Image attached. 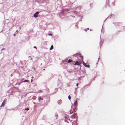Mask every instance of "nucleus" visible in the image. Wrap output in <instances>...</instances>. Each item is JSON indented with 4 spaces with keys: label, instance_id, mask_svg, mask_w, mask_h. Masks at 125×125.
Returning <instances> with one entry per match:
<instances>
[{
    "label": "nucleus",
    "instance_id": "obj_1",
    "mask_svg": "<svg viewBox=\"0 0 125 125\" xmlns=\"http://www.w3.org/2000/svg\"><path fill=\"white\" fill-rule=\"evenodd\" d=\"M79 54V57L78 59L80 61H83V57L81 55V54L80 53L78 54Z\"/></svg>",
    "mask_w": 125,
    "mask_h": 125
},
{
    "label": "nucleus",
    "instance_id": "obj_2",
    "mask_svg": "<svg viewBox=\"0 0 125 125\" xmlns=\"http://www.w3.org/2000/svg\"><path fill=\"white\" fill-rule=\"evenodd\" d=\"M39 12H36V13L34 14L33 16L35 18H36L38 16V15L39 14Z\"/></svg>",
    "mask_w": 125,
    "mask_h": 125
},
{
    "label": "nucleus",
    "instance_id": "obj_3",
    "mask_svg": "<svg viewBox=\"0 0 125 125\" xmlns=\"http://www.w3.org/2000/svg\"><path fill=\"white\" fill-rule=\"evenodd\" d=\"M81 63V62H78V61H77L74 64L75 65H79Z\"/></svg>",
    "mask_w": 125,
    "mask_h": 125
},
{
    "label": "nucleus",
    "instance_id": "obj_4",
    "mask_svg": "<svg viewBox=\"0 0 125 125\" xmlns=\"http://www.w3.org/2000/svg\"><path fill=\"white\" fill-rule=\"evenodd\" d=\"M80 53H76L74 55H73L74 56L77 57L78 58L79 57V54H78Z\"/></svg>",
    "mask_w": 125,
    "mask_h": 125
},
{
    "label": "nucleus",
    "instance_id": "obj_5",
    "mask_svg": "<svg viewBox=\"0 0 125 125\" xmlns=\"http://www.w3.org/2000/svg\"><path fill=\"white\" fill-rule=\"evenodd\" d=\"M83 65L85 66L86 67H89L90 66L89 65H87L86 64V63H84L83 62Z\"/></svg>",
    "mask_w": 125,
    "mask_h": 125
},
{
    "label": "nucleus",
    "instance_id": "obj_6",
    "mask_svg": "<svg viewBox=\"0 0 125 125\" xmlns=\"http://www.w3.org/2000/svg\"><path fill=\"white\" fill-rule=\"evenodd\" d=\"M5 99L3 101V102L2 104L1 105L0 107L4 106L5 104Z\"/></svg>",
    "mask_w": 125,
    "mask_h": 125
},
{
    "label": "nucleus",
    "instance_id": "obj_7",
    "mask_svg": "<svg viewBox=\"0 0 125 125\" xmlns=\"http://www.w3.org/2000/svg\"><path fill=\"white\" fill-rule=\"evenodd\" d=\"M77 100H76L74 102V105H75V106H77Z\"/></svg>",
    "mask_w": 125,
    "mask_h": 125
},
{
    "label": "nucleus",
    "instance_id": "obj_8",
    "mask_svg": "<svg viewBox=\"0 0 125 125\" xmlns=\"http://www.w3.org/2000/svg\"><path fill=\"white\" fill-rule=\"evenodd\" d=\"M74 110L73 109V110ZM74 112H76V111H75V109L74 110H71L70 111V113L71 114H72L74 113Z\"/></svg>",
    "mask_w": 125,
    "mask_h": 125
},
{
    "label": "nucleus",
    "instance_id": "obj_9",
    "mask_svg": "<svg viewBox=\"0 0 125 125\" xmlns=\"http://www.w3.org/2000/svg\"><path fill=\"white\" fill-rule=\"evenodd\" d=\"M53 49V45H52L50 48V50Z\"/></svg>",
    "mask_w": 125,
    "mask_h": 125
},
{
    "label": "nucleus",
    "instance_id": "obj_10",
    "mask_svg": "<svg viewBox=\"0 0 125 125\" xmlns=\"http://www.w3.org/2000/svg\"><path fill=\"white\" fill-rule=\"evenodd\" d=\"M72 61V60L71 59H69L68 60V61L67 62L68 63H70Z\"/></svg>",
    "mask_w": 125,
    "mask_h": 125
},
{
    "label": "nucleus",
    "instance_id": "obj_11",
    "mask_svg": "<svg viewBox=\"0 0 125 125\" xmlns=\"http://www.w3.org/2000/svg\"><path fill=\"white\" fill-rule=\"evenodd\" d=\"M38 99L39 101H40V100H43V98H42L41 97L39 98V97Z\"/></svg>",
    "mask_w": 125,
    "mask_h": 125
},
{
    "label": "nucleus",
    "instance_id": "obj_12",
    "mask_svg": "<svg viewBox=\"0 0 125 125\" xmlns=\"http://www.w3.org/2000/svg\"><path fill=\"white\" fill-rule=\"evenodd\" d=\"M68 98L69 100H70L71 99V97L70 95H69L68 96Z\"/></svg>",
    "mask_w": 125,
    "mask_h": 125
},
{
    "label": "nucleus",
    "instance_id": "obj_13",
    "mask_svg": "<svg viewBox=\"0 0 125 125\" xmlns=\"http://www.w3.org/2000/svg\"><path fill=\"white\" fill-rule=\"evenodd\" d=\"M77 115V114H74L72 116H73V115Z\"/></svg>",
    "mask_w": 125,
    "mask_h": 125
},
{
    "label": "nucleus",
    "instance_id": "obj_14",
    "mask_svg": "<svg viewBox=\"0 0 125 125\" xmlns=\"http://www.w3.org/2000/svg\"><path fill=\"white\" fill-rule=\"evenodd\" d=\"M29 110V109L28 108H27L26 109H25V110H26L27 111H28Z\"/></svg>",
    "mask_w": 125,
    "mask_h": 125
},
{
    "label": "nucleus",
    "instance_id": "obj_15",
    "mask_svg": "<svg viewBox=\"0 0 125 125\" xmlns=\"http://www.w3.org/2000/svg\"><path fill=\"white\" fill-rule=\"evenodd\" d=\"M28 80H25L24 81V82H28Z\"/></svg>",
    "mask_w": 125,
    "mask_h": 125
},
{
    "label": "nucleus",
    "instance_id": "obj_16",
    "mask_svg": "<svg viewBox=\"0 0 125 125\" xmlns=\"http://www.w3.org/2000/svg\"><path fill=\"white\" fill-rule=\"evenodd\" d=\"M78 84H79V83H77V84H76V86H78Z\"/></svg>",
    "mask_w": 125,
    "mask_h": 125
},
{
    "label": "nucleus",
    "instance_id": "obj_17",
    "mask_svg": "<svg viewBox=\"0 0 125 125\" xmlns=\"http://www.w3.org/2000/svg\"><path fill=\"white\" fill-rule=\"evenodd\" d=\"M34 48L36 49V46H34Z\"/></svg>",
    "mask_w": 125,
    "mask_h": 125
},
{
    "label": "nucleus",
    "instance_id": "obj_18",
    "mask_svg": "<svg viewBox=\"0 0 125 125\" xmlns=\"http://www.w3.org/2000/svg\"><path fill=\"white\" fill-rule=\"evenodd\" d=\"M52 35V34L51 33H49V35Z\"/></svg>",
    "mask_w": 125,
    "mask_h": 125
},
{
    "label": "nucleus",
    "instance_id": "obj_19",
    "mask_svg": "<svg viewBox=\"0 0 125 125\" xmlns=\"http://www.w3.org/2000/svg\"><path fill=\"white\" fill-rule=\"evenodd\" d=\"M16 35V34H14L13 35H14V36H15V35Z\"/></svg>",
    "mask_w": 125,
    "mask_h": 125
},
{
    "label": "nucleus",
    "instance_id": "obj_20",
    "mask_svg": "<svg viewBox=\"0 0 125 125\" xmlns=\"http://www.w3.org/2000/svg\"><path fill=\"white\" fill-rule=\"evenodd\" d=\"M100 43H101V44H102L103 43L102 42H100Z\"/></svg>",
    "mask_w": 125,
    "mask_h": 125
},
{
    "label": "nucleus",
    "instance_id": "obj_21",
    "mask_svg": "<svg viewBox=\"0 0 125 125\" xmlns=\"http://www.w3.org/2000/svg\"><path fill=\"white\" fill-rule=\"evenodd\" d=\"M32 81V79L31 80V82Z\"/></svg>",
    "mask_w": 125,
    "mask_h": 125
}]
</instances>
